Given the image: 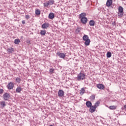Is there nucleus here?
Returning a JSON list of instances; mask_svg holds the SVG:
<instances>
[{
	"mask_svg": "<svg viewBox=\"0 0 126 126\" xmlns=\"http://www.w3.org/2000/svg\"><path fill=\"white\" fill-rule=\"evenodd\" d=\"M85 16H86V13H82L79 16V18L81 19V22L83 24H86L88 21V19Z\"/></svg>",
	"mask_w": 126,
	"mask_h": 126,
	"instance_id": "1",
	"label": "nucleus"
},
{
	"mask_svg": "<svg viewBox=\"0 0 126 126\" xmlns=\"http://www.w3.org/2000/svg\"><path fill=\"white\" fill-rule=\"evenodd\" d=\"M83 40L85 41V46H89V45H90L91 40H90V39H89V36H88V35L85 34L83 36Z\"/></svg>",
	"mask_w": 126,
	"mask_h": 126,
	"instance_id": "2",
	"label": "nucleus"
},
{
	"mask_svg": "<svg viewBox=\"0 0 126 126\" xmlns=\"http://www.w3.org/2000/svg\"><path fill=\"white\" fill-rule=\"evenodd\" d=\"M78 80H83L85 79V74L84 73H80L78 75Z\"/></svg>",
	"mask_w": 126,
	"mask_h": 126,
	"instance_id": "3",
	"label": "nucleus"
},
{
	"mask_svg": "<svg viewBox=\"0 0 126 126\" xmlns=\"http://www.w3.org/2000/svg\"><path fill=\"white\" fill-rule=\"evenodd\" d=\"M3 98L5 101H8V99L10 98V94L5 93L3 95Z\"/></svg>",
	"mask_w": 126,
	"mask_h": 126,
	"instance_id": "4",
	"label": "nucleus"
},
{
	"mask_svg": "<svg viewBox=\"0 0 126 126\" xmlns=\"http://www.w3.org/2000/svg\"><path fill=\"white\" fill-rule=\"evenodd\" d=\"M7 87L8 89L11 90L12 89H13V87H14V84L13 82H10V83H8Z\"/></svg>",
	"mask_w": 126,
	"mask_h": 126,
	"instance_id": "5",
	"label": "nucleus"
},
{
	"mask_svg": "<svg viewBox=\"0 0 126 126\" xmlns=\"http://www.w3.org/2000/svg\"><path fill=\"white\" fill-rule=\"evenodd\" d=\"M57 56H59L60 59H64L65 58V54L58 52L57 53Z\"/></svg>",
	"mask_w": 126,
	"mask_h": 126,
	"instance_id": "6",
	"label": "nucleus"
},
{
	"mask_svg": "<svg viewBox=\"0 0 126 126\" xmlns=\"http://www.w3.org/2000/svg\"><path fill=\"white\" fill-rule=\"evenodd\" d=\"M113 4V0H107L106 1V6L109 7Z\"/></svg>",
	"mask_w": 126,
	"mask_h": 126,
	"instance_id": "7",
	"label": "nucleus"
},
{
	"mask_svg": "<svg viewBox=\"0 0 126 126\" xmlns=\"http://www.w3.org/2000/svg\"><path fill=\"white\" fill-rule=\"evenodd\" d=\"M64 95V92L63 91L60 90L58 92V96L59 97H63Z\"/></svg>",
	"mask_w": 126,
	"mask_h": 126,
	"instance_id": "8",
	"label": "nucleus"
},
{
	"mask_svg": "<svg viewBox=\"0 0 126 126\" xmlns=\"http://www.w3.org/2000/svg\"><path fill=\"white\" fill-rule=\"evenodd\" d=\"M96 111V107L94 106H92L90 107L89 111L90 113H94Z\"/></svg>",
	"mask_w": 126,
	"mask_h": 126,
	"instance_id": "9",
	"label": "nucleus"
},
{
	"mask_svg": "<svg viewBox=\"0 0 126 126\" xmlns=\"http://www.w3.org/2000/svg\"><path fill=\"white\" fill-rule=\"evenodd\" d=\"M50 26V24L49 23H45L42 25V28L43 29H47V28H49Z\"/></svg>",
	"mask_w": 126,
	"mask_h": 126,
	"instance_id": "10",
	"label": "nucleus"
},
{
	"mask_svg": "<svg viewBox=\"0 0 126 126\" xmlns=\"http://www.w3.org/2000/svg\"><path fill=\"white\" fill-rule=\"evenodd\" d=\"M96 86H97V88H98L99 89H101L102 90H103V89H104V88H105V86H104V85H103L102 84H97Z\"/></svg>",
	"mask_w": 126,
	"mask_h": 126,
	"instance_id": "11",
	"label": "nucleus"
},
{
	"mask_svg": "<svg viewBox=\"0 0 126 126\" xmlns=\"http://www.w3.org/2000/svg\"><path fill=\"white\" fill-rule=\"evenodd\" d=\"M22 91V88L20 86H19L17 88L16 90V92L17 93H20V92H21Z\"/></svg>",
	"mask_w": 126,
	"mask_h": 126,
	"instance_id": "12",
	"label": "nucleus"
},
{
	"mask_svg": "<svg viewBox=\"0 0 126 126\" xmlns=\"http://www.w3.org/2000/svg\"><path fill=\"white\" fill-rule=\"evenodd\" d=\"M86 105L88 108H90L92 106V103H91L90 101H88L86 102Z\"/></svg>",
	"mask_w": 126,
	"mask_h": 126,
	"instance_id": "13",
	"label": "nucleus"
},
{
	"mask_svg": "<svg viewBox=\"0 0 126 126\" xmlns=\"http://www.w3.org/2000/svg\"><path fill=\"white\" fill-rule=\"evenodd\" d=\"M48 16L50 19H54V18H55V15L53 13H50L49 14Z\"/></svg>",
	"mask_w": 126,
	"mask_h": 126,
	"instance_id": "14",
	"label": "nucleus"
},
{
	"mask_svg": "<svg viewBox=\"0 0 126 126\" xmlns=\"http://www.w3.org/2000/svg\"><path fill=\"white\" fill-rule=\"evenodd\" d=\"M0 105L1 107V108H3L4 106H6V104L5 103V101H2L0 102Z\"/></svg>",
	"mask_w": 126,
	"mask_h": 126,
	"instance_id": "15",
	"label": "nucleus"
},
{
	"mask_svg": "<svg viewBox=\"0 0 126 126\" xmlns=\"http://www.w3.org/2000/svg\"><path fill=\"white\" fill-rule=\"evenodd\" d=\"M95 24H96V23H95V21L94 20H91L90 21V26H95Z\"/></svg>",
	"mask_w": 126,
	"mask_h": 126,
	"instance_id": "16",
	"label": "nucleus"
},
{
	"mask_svg": "<svg viewBox=\"0 0 126 126\" xmlns=\"http://www.w3.org/2000/svg\"><path fill=\"white\" fill-rule=\"evenodd\" d=\"M7 51L8 52V53H9V54L11 53H13V52H14V50L13 49V48H8L7 49Z\"/></svg>",
	"mask_w": 126,
	"mask_h": 126,
	"instance_id": "17",
	"label": "nucleus"
},
{
	"mask_svg": "<svg viewBox=\"0 0 126 126\" xmlns=\"http://www.w3.org/2000/svg\"><path fill=\"white\" fill-rule=\"evenodd\" d=\"M35 14L36 15H40L41 14V11L38 9H35Z\"/></svg>",
	"mask_w": 126,
	"mask_h": 126,
	"instance_id": "18",
	"label": "nucleus"
},
{
	"mask_svg": "<svg viewBox=\"0 0 126 126\" xmlns=\"http://www.w3.org/2000/svg\"><path fill=\"white\" fill-rule=\"evenodd\" d=\"M118 12H124V8L122 6H120L118 8Z\"/></svg>",
	"mask_w": 126,
	"mask_h": 126,
	"instance_id": "19",
	"label": "nucleus"
},
{
	"mask_svg": "<svg viewBox=\"0 0 126 126\" xmlns=\"http://www.w3.org/2000/svg\"><path fill=\"white\" fill-rule=\"evenodd\" d=\"M20 42V39H16L14 40V44H15L16 45H18V44H19V43Z\"/></svg>",
	"mask_w": 126,
	"mask_h": 126,
	"instance_id": "20",
	"label": "nucleus"
},
{
	"mask_svg": "<svg viewBox=\"0 0 126 126\" xmlns=\"http://www.w3.org/2000/svg\"><path fill=\"white\" fill-rule=\"evenodd\" d=\"M109 109L110 110H116V109H117V106L111 105L109 106Z\"/></svg>",
	"mask_w": 126,
	"mask_h": 126,
	"instance_id": "21",
	"label": "nucleus"
},
{
	"mask_svg": "<svg viewBox=\"0 0 126 126\" xmlns=\"http://www.w3.org/2000/svg\"><path fill=\"white\" fill-rule=\"evenodd\" d=\"M118 15L119 17L122 18L124 16V12H118Z\"/></svg>",
	"mask_w": 126,
	"mask_h": 126,
	"instance_id": "22",
	"label": "nucleus"
},
{
	"mask_svg": "<svg viewBox=\"0 0 126 126\" xmlns=\"http://www.w3.org/2000/svg\"><path fill=\"white\" fill-rule=\"evenodd\" d=\"M84 93H85V89H84V88H83L80 90V94L81 95H83Z\"/></svg>",
	"mask_w": 126,
	"mask_h": 126,
	"instance_id": "23",
	"label": "nucleus"
},
{
	"mask_svg": "<svg viewBox=\"0 0 126 126\" xmlns=\"http://www.w3.org/2000/svg\"><path fill=\"white\" fill-rule=\"evenodd\" d=\"M16 82L17 83H20V82H21V79L19 77H17L16 78Z\"/></svg>",
	"mask_w": 126,
	"mask_h": 126,
	"instance_id": "24",
	"label": "nucleus"
},
{
	"mask_svg": "<svg viewBox=\"0 0 126 126\" xmlns=\"http://www.w3.org/2000/svg\"><path fill=\"white\" fill-rule=\"evenodd\" d=\"M99 105H100V101H97L95 102L94 106L95 108H97V107H99Z\"/></svg>",
	"mask_w": 126,
	"mask_h": 126,
	"instance_id": "25",
	"label": "nucleus"
},
{
	"mask_svg": "<svg viewBox=\"0 0 126 126\" xmlns=\"http://www.w3.org/2000/svg\"><path fill=\"white\" fill-rule=\"evenodd\" d=\"M40 34L42 35L43 36H45L46 35V31L45 30H41L40 31Z\"/></svg>",
	"mask_w": 126,
	"mask_h": 126,
	"instance_id": "26",
	"label": "nucleus"
},
{
	"mask_svg": "<svg viewBox=\"0 0 126 126\" xmlns=\"http://www.w3.org/2000/svg\"><path fill=\"white\" fill-rule=\"evenodd\" d=\"M107 58H111L112 57V53L110 52H108L106 54Z\"/></svg>",
	"mask_w": 126,
	"mask_h": 126,
	"instance_id": "27",
	"label": "nucleus"
},
{
	"mask_svg": "<svg viewBox=\"0 0 126 126\" xmlns=\"http://www.w3.org/2000/svg\"><path fill=\"white\" fill-rule=\"evenodd\" d=\"M48 3H49V4H50V5H52V4H54V3H55V1H54V0H49L48 1Z\"/></svg>",
	"mask_w": 126,
	"mask_h": 126,
	"instance_id": "28",
	"label": "nucleus"
},
{
	"mask_svg": "<svg viewBox=\"0 0 126 126\" xmlns=\"http://www.w3.org/2000/svg\"><path fill=\"white\" fill-rule=\"evenodd\" d=\"M90 99L91 101H94L95 100V95L93 94L91 96H90Z\"/></svg>",
	"mask_w": 126,
	"mask_h": 126,
	"instance_id": "29",
	"label": "nucleus"
},
{
	"mask_svg": "<svg viewBox=\"0 0 126 126\" xmlns=\"http://www.w3.org/2000/svg\"><path fill=\"white\" fill-rule=\"evenodd\" d=\"M50 5V3H49V2H47L44 3V6L45 7H48Z\"/></svg>",
	"mask_w": 126,
	"mask_h": 126,
	"instance_id": "30",
	"label": "nucleus"
},
{
	"mask_svg": "<svg viewBox=\"0 0 126 126\" xmlns=\"http://www.w3.org/2000/svg\"><path fill=\"white\" fill-rule=\"evenodd\" d=\"M49 71L51 74L54 73V71H55V69L53 68H51L50 69Z\"/></svg>",
	"mask_w": 126,
	"mask_h": 126,
	"instance_id": "31",
	"label": "nucleus"
},
{
	"mask_svg": "<svg viewBox=\"0 0 126 126\" xmlns=\"http://www.w3.org/2000/svg\"><path fill=\"white\" fill-rule=\"evenodd\" d=\"M3 93V90L0 89V94H2Z\"/></svg>",
	"mask_w": 126,
	"mask_h": 126,
	"instance_id": "32",
	"label": "nucleus"
},
{
	"mask_svg": "<svg viewBox=\"0 0 126 126\" xmlns=\"http://www.w3.org/2000/svg\"><path fill=\"white\" fill-rule=\"evenodd\" d=\"M26 19H29L30 18V16H29V15H26Z\"/></svg>",
	"mask_w": 126,
	"mask_h": 126,
	"instance_id": "33",
	"label": "nucleus"
},
{
	"mask_svg": "<svg viewBox=\"0 0 126 126\" xmlns=\"http://www.w3.org/2000/svg\"><path fill=\"white\" fill-rule=\"evenodd\" d=\"M22 23L23 24H25V21L23 20V21H22Z\"/></svg>",
	"mask_w": 126,
	"mask_h": 126,
	"instance_id": "34",
	"label": "nucleus"
}]
</instances>
